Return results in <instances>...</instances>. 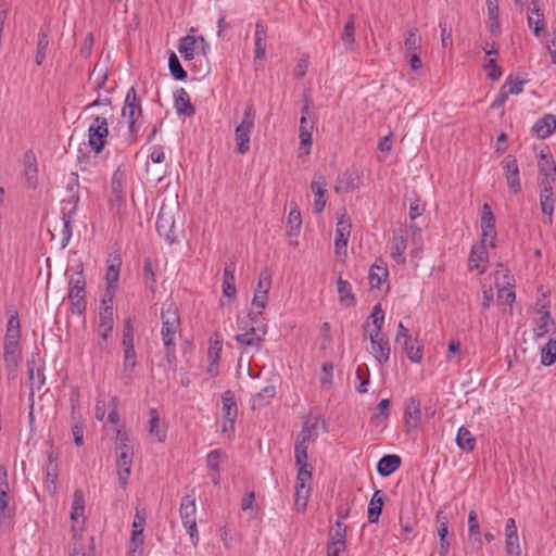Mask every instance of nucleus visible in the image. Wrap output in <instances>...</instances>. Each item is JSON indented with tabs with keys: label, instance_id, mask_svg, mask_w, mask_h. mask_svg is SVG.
<instances>
[{
	"label": "nucleus",
	"instance_id": "f257e3e1",
	"mask_svg": "<svg viewBox=\"0 0 556 556\" xmlns=\"http://www.w3.org/2000/svg\"><path fill=\"white\" fill-rule=\"evenodd\" d=\"M115 453L118 484L125 490L131 473L134 447L129 434L121 428L116 429Z\"/></svg>",
	"mask_w": 556,
	"mask_h": 556
},
{
	"label": "nucleus",
	"instance_id": "f03ea898",
	"mask_svg": "<svg viewBox=\"0 0 556 556\" xmlns=\"http://www.w3.org/2000/svg\"><path fill=\"white\" fill-rule=\"evenodd\" d=\"M122 117L128 125L126 141L132 143L138 139L140 129L143 125L141 101L134 87L128 89L126 93L122 109Z\"/></svg>",
	"mask_w": 556,
	"mask_h": 556
},
{
	"label": "nucleus",
	"instance_id": "7ed1b4c3",
	"mask_svg": "<svg viewBox=\"0 0 556 556\" xmlns=\"http://www.w3.org/2000/svg\"><path fill=\"white\" fill-rule=\"evenodd\" d=\"M162 330L161 336L166 350V358L168 363L175 359V339L180 325L177 309L170 304L163 307L161 312Z\"/></svg>",
	"mask_w": 556,
	"mask_h": 556
},
{
	"label": "nucleus",
	"instance_id": "20e7f679",
	"mask_svg": "<svg viewBox=\"0 0 556 556\" xmlns=\"http://www.w3.org/2000/svg\"><path fill=\"white\" fill-rule=\"evenodd\" d=\"M86 296V279L83 267L68 277V301L71 303V312L81 316L87 307Z\"/></svg>",
	"mask_w": 556,
	"mask_h": 556
},
{
	"label": "nucleus",
	"instance_id": "39448f33",
	"mask_svg": "<svg viewBox=\"0 0 556 556\" xmlns=\"http://www.w3.org/2000/svg\"><path fill=\"white\" fill-rule=\"evenodd\" d=\"M255 128V110L248 104L243 112V118L235 129V152L245 154L250 151L251 135Z\"/></svg>",
	"mask_w": 556,
	"mask_h": 556
},
{
	"label": "nucleus",
	"instance_id": "423d86ee",
	"mask_svg": "<svg viewBox=\"0 0 556 556\" xmlns=\"http://www.w3.org/2000/svg\"><path fill=\"white\" fill-rule=\"evenodd\" d=\"M179 514L184 527L186 528L192 544L195 546L199 542V532L197 527V506L193 495H186L181 498Z\"/></svg>",
	"mask_w": 556,
	"mask_h": 556
},
{
	"label": "nucleus",
	"instance_id": "0eeeda50",
	"mask_svg": "<svg viewBox=\"0 0 556 556\" xmlns=\"http://www.w3.org/2000/svg\"><path fill=\"white\" fill-rule=\"evenodd\" d=\"M271 286V274L267 268H264L260 273L257 287L254 292L252 300L253 311L250 313L251 319L255 323L256 315H261L267 306L268 293Z\"/></svg>",
	"mask_w": 556,
	"mask_h": 556
},
{
	"label": "nucleus",
	"instance_id": "6e6552de",
	"mask_svg": "<svg viewBox=\"0 0 556 556\" xmlns=\"http://www.w3.org/2000/svg\"><path fill=\"white\" fill-rule=\"evenodd\" d=\"M178 212V203H163L156 218V230L169 243L174 242L175 214Z\"/></svg>",
	"mask_w": 556,
	"mask_h": 556
},
{
	"label": "nucleus",
	"instance_id": "1a4fd4ad",
	"mask_svg": "<svg viewBox=\"0 0 556 556\" xmlns=\"http://www.w3.org/2000/svg\"><path fill=\"white\" fill-rule=\"evenodd\" d=\"M109 136V122L104 116L93 117L91 124L88 127V143L92 151L100 153Z\"/></svg>",
	"mask_w": 556,
	"mask_h": 556
},
{
	"label": "nucleus",
	"instance_id": "9d476101",
	"mask_svg": "<svg viewBox=\"0 0 556 556\" xmlns=\"http://www.w3.org/2000/svg\"><path fill=\"white\" fill-rule=\"evenodd\" d=\"M178 51L185 61H191L195 54L206 55L210 45L203 36L187 35L179 39Z\"/></svg>",
	"mask_w": 556,
	"mask_h": 556
},
{
	"label": "nucleus",
	"instance_id": "9b49d317",
	"mask_svg": "<svg viewBox=\"0 0 556 556\" xmlns=\"http://www.w3.org/2000/svg\"><path fill=\"white\" fill-rule=\"evenodd\" d=\"M312 469L298 467L295 485V506L298 510L304 511L311 495Z\"/></svg>",
	"mask_w": 556,
	"mask_h": 556
},
{
	"label": "nucleus",
	"instance_id": "f8f14e48",
	"mask_svg": "<svg viewBox=\"0 0 556 556\" xmlns=\"http://www.w3.org/2000/svg\"><path fill=\"white\" fill-rule=\"evenodd\" d=\"M79 197L76 193H72L68 200L63 201L62 207V247H66L72 238V222L76 214Z\"/></svg>",
	"mask_w": 556,
	"mask_h": 556
},
{
	"label": "nucleus",
	"instance_id": "ddd939ff",
	"mask_svg": "<svg viewBox=\"0 0 556 556\" xmlns=\"http://www.w3.org/2000/svg\"><path fill=\"white\" fill-rule=\"evenodd\" d=\"M496 228H495V216L488 203L483 204L481 215V242L488 244L490 248L496 247Z\"/></svg>",
	"mask_w": 556,
	"mask_h": 556
},
{
	"label": "nucleus",
	"instance_id": "4468645a",
	"mask_svg": "<svg viewBox=\"0 0 556 556\" xmlns=\"http://www.w3.org/2000/svg\"><path fill=\"white\" fill-rule=\"evenodd\" d=\"M314 425H305L296 437L294 445V458L296 467L309 468L307 448L311 442L312 430Z\"/></svg>",
	"mask_w": 556,
	"mask_h": 556
},
{
	"label": "nucleus",
	"instance_id": "2eb2a0df",
	"mask_svg": "<svg viewBox=\"0 0 556 556\" xmlns=\"http://www.w3.org/2000/svg\"><path fill=\"white\" fill-rule=\"evenodd\" d=\"M223 403V432H233L235 422L238 415V407L235 395L231 391H226L222 395Z\"/></svg>",
	"mask_w": 556,
	"mask_h": 556
},
{
	"label": "nucleus",
	"instance_id": "dca6fc26",
	"mask_svg": "<svg viewBox=\"0 0 556 556\" xmlns=\"http://www.w3.org/2000/svg\"><path fill=\"white\" fill-rule=\"evenodd\" d=\"M501 165H502L508 188L514 193L520 192L521 191V182H520L519 167H518L516 157L513 155H508L501 162Z\"/></svg>",
	"mask_w": 556,
	"mask_h": 556
},
{
	"label": "nucleus",
	"instance_id": "f3484780",
	"mask_svg": "<svg viewBox=\"0 0 556 556\" xmlns=\"http://www.w3.org/2000/svg\"><path fill=\"white\" fill-rule=\"evenodd\" d=\"M311 190L314 193L313 211L320 214L327 204V181L323 175L316 174L311 182Z\"/></svg>",
	"mask_w": 556,
	"mask_h": 556
},
{
	"label": "nucleus",
	"instance_id": "a211bd4d",
	"mask_svg": "<svg viewBox=\"0 0 556 556\" xmlns=\"http://www.w3.org/2000/svg\"><path fill=\"white\" fill-rule=\"evenodd\" d=\"M3 350L5 369L9 377H14L22 359L20 342L4 341Z\"/></svg>",
	"mask_w": 556,
	"mask_h": 556
},
{
	"label": "nucleus",
	"instance_id": "6ab92c4d",
	"mask_svg": "<svg viewBox=\"0 0 556 556\" xmlns=\"http://www.w3.org/2000/svg\"><path fill=\"white\" fill-rule=\"evenodd\" d=\"M351 233V223L344 213L338 220L336 227V238H334V251L336 254L340 255L343 251L346 253L348 241Z\"/></svg>",
	"mask_w": 556,
	"mask_h": 556
},
{
	"label": "nucleus",
	"instance_id": "aec40b11",
	"mask_svg": "<svg viewBox=\"0 0 556 556\" xmlns=\"http://www.w3.org/2000/svg\"><path fill=\"white\" fill-rule=\"evenodd\" d=\"M123 348V371L122 380L128 386L132 381V374L137 366V353L135 344L122 345Z\"/></svg>",
	"mask_w": 556,
	"mask_h": 556
},
{
	"label": "nucleus",
	"instance_id": "412c9836",
	"mask_svg": "<svg viewBox=\"0 0 556 556\" xmlns=\"http://www.w3.org/2000/svg\"><path fill=\"white\" fill-rule=\"evenodd\" d=\"M111 197H110V205L111 208L116 212V214L122 215L125 207V197L123 192V184L121 179V175L115 173L112 177V184H111Z\"/></svg>",
	"mask_w": 556,
	"mask_h": 556
},
{
	"label": "nucleus",
	"instance_id": "4be33fe9",
	"mask_svg": "<svg viewBox=\"0 0 556 556\" xmlns=\"http://www.w3.org/2000/svg\"><path fill=\"white\" fill-rule=\"evenodd\" d=\"M371 351L375 358L384 364L390 358V344L384 334L369 333Z\"/></svg>",
	"mask_w": 556,
	"mask_h": 556
},
{
	"label": "nucleus",
	"instance_id": "5701e85b",
	"mask_svg": "<svg viewBox=\"0 0 556 556\" xmlns=\"http://www.w3.org/2000/svg\"><path fill=\"white\" fill-rule=\"evenodd\" d=\"M484 243L472 247L469 257L470 269H476L479 274H483L488 268L489 255Z\"/></svg>",
	"mask_w": 556,
	"mask_h": 556
},
{
	"label": "nucleus",
	"instance_id": "b1692460",
	"mask_svg": "<svg viewBox=\"0 0 556 556\" xmlns=\"http://www.w3.org/2000/svg\"><path fill=\"white\" fill-rule=\"evenodd\" d=\"M123 261L118 252L110 253L105 273L106 287L117 288Z\"/></svg>",
	"mask_w": 556,
	"mask_h": 556
},
{
	"label": "nucleus",
	"instance_id": "393cba45",
	"mask_svg": "<svg viewBox=\"0 0 556 556\" xmlns=\"http://www.w3.org/2000/svg\"><path fill=\"white\" fill-rule=\"evenodd\" d=\"M438 522V536H439V554L440 556H447L451 543L447 539L448 535V518L443 511L437 514Z\"/></svg>",
	"mask_w": 556,
	"mask_h": 556
},
{
	"label": "nucleus",
	"instance_id": "a878e982",
	"mask_svg": "<svg viewBox=\"0 0 556 556\" xmlns=\"http://www.w3.org/2000/svg\"><path fill=\"white\" fill-rule=\"evenodd\" d=\"M149 434L155 442L162 443L166 440V427L161 424L159 413L155 408L150 409Z\"/></svg>",
	"mask_w": 556,
	"mask_h": 556
},
{
	"label": "nucleus",
	"instance_id": "bb28decb",
	"mask_svg": "<svg viewBox=\"0 0 556 556\" xmlns=\"http://www.w3.org/2000/svg\"><path fill=\"white\" fill-rule=\"evenodd\" d=\"M533 132L538 138L545 139L556 130V117L546 114L533 125Z\"/></svg>",
	"mask_w": 556,
	"mask_h": 556
},
{
	"label": "nucleus",
	"instance_id": "cd10ccee",
	"mask_svg": "<svg viewBox=\"0 0 556 556\" xmlns=\"http://www.w3.org/2000/svg\"><path fill=\"white\" fill-rule=\"evenodd\" d=\"M175 109L179 115L193 116L195 109L190 101L189 93L186 89L180 88L175 93Z\"/></svg>",
	"mask_w": 556,
	"mask_h": 556
},
{
	"label": "nucleus",
	"instance_id": "c85d7f7f",
	"mask_svg": "<svg viewBox=\"0 0 556 556\" xmlns=\"http://www.w3.org/2000/svg\"><path fill=\"white\" fill-rule=\"evenodd\" d=\"M266 326L262 327V336H250L249 333H239L235 337V340L245 350L261 351L264 342V336L266 334Z\"/></svg>",
	"mask_w": 556,
	"mask_h": 556
},
{
	"label": "nucleus",
	"instance_id": "c756f323",
	"mask_svg": "<svg viewBox=\"0 0 556 556\" xmlns=\"http://www.w3.org/2000/svg\"><path fill=\"white\" fill-rule=\"evenodd\" d=\"M421 36L416 27L408 28L404 33L405 55L410 53H421Z\"/></svg>",
	"mask_w": 556,
	"mask_h": 556
},
{
	"label": "nucleus",
	"instance_id": "7c9ffc66",
	"mask_svg": "<svg viewBox=\"0 0 556 556\" xmlns=\"http://www.w3.org/2000/svg\"><path fill=\"white\" fill-rule=\"evenodd\" d=\"M401 457L395 454L384 455L377 464V471L382 477H388L401 466Z\"/></svg>",
	"mask_w": 556,
	"mask_h": 556
},
{
	"label": "nucleus",
	"instance_id": "2f4dec72",
	"mask_svg": "<svg viewBox=\"0 0 556 556\" xmlns=\"http://www.w3.org/2000/svg\"><path fill=\"white\" fill-rule=\"evenodd\" d=\"M313 129H314L313 119H305V118L300 119V128H299L300 149H305L306 154H308L311 152Z\"/></svg>",
	"mask_w": 556,
	"mask_h": 556
},
{
	"label": "nucleus",
	"instance_id": "473e14b6",
	"mask_svg": "<svg viewBox=\"0 0 556 556\" xmlns=\"http://www.w3.org/2000/svg\"><path fill=\"white\" fill-rule=\"evenodd\" d=\"M235 269L236 268L233 263L226 264L223 274V293L225 296L230 299L236 298L237 294L235 285Z\"/></svg>",
	"mask_w": 556,
	"mask_h": 556
},
{
	"label": "nucleus",
	"instance_id": "72a5a7b5",
	"mask_svg": "<svg viewBox=\"0 0 556 556\" xmlns=\"http://www.w3.org/2000/svg\"><path fill=\"white\" fill-rule=\"evenodd\" d=\"M26 365L28 371V380L31 389L36 388L37 390H40L46 380L42 368L36 367L35 357L27 359Z\"/></svg>",
	"mask_w": 556,
	"mask_h": 556
},
{
	"label": "nucleus",
	"instance_id": "f704fd0d",
	"mask_svg": "<svg viewBox=\"0 0 556 556\" xmlns=\"http://www.w3.org/2000/svg\"><path fill=\"white\" fill-rule=\"evenodd\" d=\"M25 179L29 188H36L38 182V169L35 155L31 152L25 154Z\"/></svg>",
	"mask_w": 556,
	"mask_h": 556
},
{
	"label": "nucleus",
	"instance_id": "c9c22d12",
	"mask_svg": "<svg viewBox=\"0 0 556 556\" xmlns=\"http://www.w3.org/2000/svg\"><path fill=\"white\" fill-rule=\"evenodd\" d=\"M384 324V313L381 307V304H376L372 307L371 314L368 317L367 327H371L369 329V333H377V334H383L382 333V326Z\"/></svg>",
	"mask_w": 556,
	"mask_h": 556
},
{
	"label": "nucleus",
	"instance_id": "e433bc0d",
	"mask_svg": "<svg viewBox=\"0 0 556 556\" xmlns=\"http://www.w3.org/2000/svg\"><path fill=\"white\" fill-rule=\"evenodd\" d=\"M543 311H539L540 318L533 330L534 339L536 340L547 334L551 331V325L554 324L549 309H546L545 305H543Z\"/></svg>",
	"mask_w": 556,
	"mask_h": 556
},
{
	"label": "nucleus",
	"instance_id": "4c0bfd02",
	"mask_svg": "<svg viewBox=\"0 0 556 556\" xmlns=\"http://www.w3.org/2000/svg\"><path fill=\"white\" fill-rule=\"evenodd\" d=\"M276 395L275 386H266L260 392L254 394L251 399V406L253 409L268 405Z\"/></svg>",
	"mask_w": 556,
	"mask_h": 556
},
{
	"label": "nucleus",
	"instance_id": "58836bf2",
	"mask_svg": "<svg viewBox=\"0 0 556 556\" xmlns=\"http://www.w3.org/2000/svg\"><path fill=\"white\" fill-rule=\"evenodd\" d=\"M456 444L464 452H472L476 446V438L464 426H462L456 434Z\"/></svg>",
	"mask_w": 556,
	"mask_h": 556
},
{
	"label": "nucleus",
	"instance_id": "ea45409f",
	"mask_svg": "<svg viewBox=\"0 0 556 556\" xmlns=\"http://www.w3.org/2000/svg\"><path fill=\"white\" fill-rule=\"evenodd\" d=\"M538 167L540 175L543 176L542 179L555 180L556 164L551 155L541 154L538 162Z\"/></svg>",
	"mask_w": 556,
	"mask_h": 556
},
{
	"label": "nucleus",
	"instance_id": "a19ab883",
	"mask_svg": "<svg viewBox=\"0 0 556 556\" xmlns=\"http://www.w3.org/2000/svg\"><path fill=\"white\" fill-rule=\"evenodd\" d=\"M58 465L52 453L49 455V463L46 472V489L50 495L56 492Z\"/></svg>",
	"mask_w": 556,
	"mask_h": 556
},
{
	"label": "nucleus",
	"instance_id": "79ce46f5",
	"mask_svg": "<svg viewBox=\"0 0 556 556\" xmlns=\"http://www.w3.org/2000/svg\"><path fill=\"white\" fill-rule=\"evenodd\" d=\"M382 506H383L382 493L380 490H377L374 493V495L369 502V505H368L367 515H368L369 522L375 523L378 521L379 516L382 511Z\"/></svg>",
	"mask_w": 556,
	"mask_h": 556
},
{
	"label": "nucleus",
	"instance_id": "37998d69",
	"mask_svg": "<svg viewBox=\"0 0 556 556\" xmlns=\"http://www.w3.org/2000/svg\"><path fill=\"white\" fill-rule=\"evenodd\" d=\"M338 293L340 303L345 306L354 305L355 296L352 291V286L348 280H343L341 277L338 279Z\"/></svg>",
	"mask_w": 556,
	"mask_h": 556
},
{
	"label": "nucleus",
	"instance_id": "c03bdc74",
	"mask_svg": "<svg viewBox=\"0 0 556 556\" xmlns=\"http://www.w3.org/2000/svg\"><path fill=\"white\" fill-rule=\"evenodd\" d=\"M302 226V218L301 213L298 208V205L294 204L293 207H291L287 220V235L290 237H295L299 235L300 229Z\"/></svg>",
	"mask_w": 556,
	"mask_h": 556
},
{
	"label": "nucleus",
	"instance_id": "a18cd8bd",
	"mask_svg": "<svg viewBox=\"0 0 556 556\" xmlns=\"http://www.w3.org/2000/svg\"><path fill=\"white\" fill-rule=\"evenodd\" d=\"M486 9H488V17L490 23V31L492 34L500 33V9H498V0H486Z\"/></svg>",
	"mask_w": 556,
	"mask_h": 556
},
{
	"label": "nucleus",
	"instance_id": "49530a36",
	"mask_svg": "<svg viewBox=\"0 0 556 556\" xmlns=\"http://www.w3.org/2000/svg\"><path fill=\"white\" fill-rule=\"evenodd\" d=\"M406 250V239L403 236H393L391 244V257L397 264H404L405 257L404 252Z\"/></svg>",
	"mask_w": 556,
	"mask_h": 556
},
{
	"label": "nucleus",
	"instance_id": "de8ad7c7",
	"mask_svg": "<svg viewBox=\"0 0 556 556\" xmlns=\"http://www.w3.org/2000/svg\"><path fill=\"white\" fill-rule=\"evenodd\" d=\"M532 4L534 7L531 10V13L528 15V25L533 29L534 36L539 37L544 28V18L541 10L536 8L535 1H533Z\"/></svg>",
	"mask_w": 556,
	"mask_h": 556
},
{
	"label": "nucleus",
	"instance_id": "09e8293b",
	"mask_svg": "<svg viewBox=\"0 0 556 556\" xmlns=\"http://www.w3.org/2000/svg\"><path fill=\"white\" fill-rule=\"evenodd\" d=\"M388 278V269L386 266L372 265L369 269L368 280L371 288H380L381 283Z\"/></svg>",
	"mask_w": 556,
	"mask_h": 556
},
{
	"label": "nucleus",
	"instance_id": "8fccbe9b",
	"mask_svg": "<svg viewBox=\"0 0 556 556\" xmlns=\"http://www.w3.org/2000/svg\"><path fill=\"white\" fill-rule=\"evenodd\" d=\"M20 337H21V325H20L18 315L15 313L8 320L4 341L20 342Z\"/></svg>",
	"mask_w": 556,
	"mask_h": 556
},
{
	"label": "nucleus",
	"instance_id": "3c124183",
	"mask_svg": "<svg viewBox=\"0 0 556 556\" xmlns=\"http://www.w3.org/2000/svg\"><path fill=\"white\" fill-rule=\"evenodd\" d=\"M341 40L343 41V43L348 50L353 49V45L355 42V17H354V15H350L349 21L345 23V25L343 27V31L341 34Z\"/></svg>",
	"mask_w": 556,
	"mask_h": 556
},
{
	"label": "nucleus",
	"instance_id": "603ef678",
	"mask_svg": "<svg viewBox=\"0 0 556 556\" xmlns=\"http://www.w3.org/2000/svg\"><path fill=\"white\" fill-rule=\"evenodd\" d=\"M49 42L50 41L48 33L41 29L38 34L37 52L35 58L37 65H41L43 63L49 47Z\"/></svg>",
	"mask_w": 556,
	"mask_h": 556
},
{
	"label": "nucleus",
	"instance_id": "864d4df0",
	"mask_svg": "<svg viewBox=\"0 0 556 556\" xmlns=\"http://www.w3.org/2000/svg\"><path fill=\"white\" fill-rule=\"evenodd\" d=\"M85 510V498L84 494L80 490H76L73 497L72 503V511H71V518L74 521H77L79 518L84 516Z\"/></svg>",
	"mask_w": 556,
	"mask_h": 556
},
{
	"label": "nucleus",
	"instance_id": "5fc2aeb1",
	"mask_svg": "<svg viewBox=\"0 0 556 556\" xmlns=\"http://www.w3.org/2000/svg\"><path fill=\"white\" fill-rule=\"evenodd\" d=\"M556 362V337L549 339L541 353V363L544 366H551Z\"/></svg>",
	"mask_w": 556,
	"mask_h": 556
},
{
	"label": "nucleus",
	"instance_id": "6e6d98bb",
	"mask_svg": "<svg viewBox=\"0 0 556 556\" xmlns=\"http://www.w3.org/2000/svg\"><path fill=\"white\" fill-rule=\"evenodd\" d=\"M404 349L406 351L407 357L413 363H419L422 359V346L418 344L417 340H413L410 338V342L403 341Z\"/></svg>",
	"mask_w": 556,
	"mask_h": 556
},
{
	"label": "nucleus",
	"instance_id": "4d7b16f0",
	"mask_svg": "<svg viewBox=\"0 0 556 556\" xmlns=\"http://www.w3.org/2000/svg\"><path fill=\"white\" fill-rule=\"evenodd\" d=\"M168 67L175 79L184 80L187 77V72L182 68L178 56L174 52L168 58Z\"/></svg>",
	"mask_w": 556,
	"mask_h": 556
},
{
	"label": "nucleus",
	"instance_id": "13d9d810",
	"mask_svg": "<svg viewBox=\"0 0 556 556\" xmlns=\"http://www.w3.org/2000/svg\"><path fill=\"white\" fill-rule=\"evenodd\" d=\"M226 458V453L216 448L211 451L206 456V464L210 471H219V463Z\"/></svg>",
	"mask_w": 556,
	"mask_h": 556
},
{
	"label": "nucleus",
	"instance_id": "bf43d9fd",
	"mask_svg": "<svg viewBox=\"0 0 556 556\" xmlns=\"http://www.w3.org/2000/svg\"><path fill=\"white\" fill-rule=\"evenodd\" d=\"M329 542L346 543V527L341 520H337L334 527L330 530Z\"/></svg>",
	"mask_w": 556,
	"mask_h": 556
},
{
	"label": "nucleus",
	"instance_id": "052dcab7",
	"mask_svg": "<svg viewBox=\"0 0 556 556\" xmlns=\"http://www.w3.org/2000/svg\"><path fill=\"white\" fill-rule=\"evenodd\" d=\"M134 341H135L134 319L131 317H128L124 320V325H123L122 345L134 344Z\"/></svg>",
	"mask_w": 556,
	"mask_h": 556
},
{
	"label": "nucleus",
	"instance_id": "680f3d73",
	"mask_svg": "<svg viewBox=\"0 0 556 556\" xmlns=\"http://www.w3.org/2000/svg\"><path fill=\"white\" fill-rule=\"evenodd\" d=\"M405 417L414 419L415 422H418L420 420V417H421L420 402L417 399L410 397L408 400L407 405H406V410H405Z\"/></svg>",
	"mask_w": 556,
	"mask_h": 556
},
{
	"label": "nucleus",
	"instance_id": "e2e57ef3",
	"mask_svg": "<svg viewBox=\"0 0 556 556\" xmlns=\"http://www.w3.org/2000/svg\"><path fill=\"white\" fill-rule=\"evenodd\" d=\"M75 414H76L75 407L73 406L72 418L75 422L72 426V434H73L74 443L77 446H80L84 444V427H83L81 421L79 419H76Z\"/></svg>",
	"mask_w": 556,
	"mask_h": 556
},
{
	"label": "nucleus",
	"instance_id": "0e129e2a",
	"mask_svg": "<svg viewBox=\"0 0 556 556\" xmlns=\"http://www.w3.org/2000/svg\"><path fill=\"white\" fill-rule=\"evenodd\" d=\"M99 324L102 326L114 327V308L113 305L100 306Z\"/></svg>",
	"mask_w": 556,
	"mask_h": 556
},
{
	"label": "nucleus",
	"instance_id": "69168bd1",
	"mask_svg": "<svg viewBox=\"0 0 556 556\" xmlns=\"http://www.w3.org/2000/svg\"><path fill=\"white\" fill-rule=\"evenodd\" d=\"M483 68L486 72L488 78L491 80H498L503 74L501 67L496 64L495 59L492 58L485 60Z\"/></svg>",
	"mask_w": 556,
	"mask_h": 556
},
{
	"label": "nucleus",
	"instance_id": "338daca9",
	"mask_svg": "<svg viewBox=\"0 0 556 556\" xmlns=\"http://www.w3.org/2000/svg\"><path fill=\"white\" fill-rule=\"evenodd\" d=\"M143 281L144 283L153 289L156 283V277L152 267V262L150 258H146L143 262Z\"/></svg>",
	"mask_w": 556,
	"mask_h": 556
},
{
	"label": "nucleus",
	"instance_id": "774afa93",
	"mask_svg": "<svg viewBox=\"0 0 556 556\" xmlns=\"http://www.w3.org/2000/svg\"><path fill=\"white\" fill-rule=\"evenodd\" d=\"M10 496L5 491L0 492V523L12 517V510L9 507Z\"/></svg>",
	"mask_w": 556,
	"mask_h": 556
}]
</instances>
